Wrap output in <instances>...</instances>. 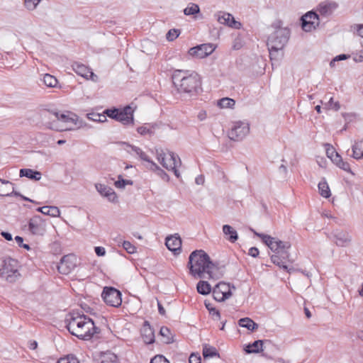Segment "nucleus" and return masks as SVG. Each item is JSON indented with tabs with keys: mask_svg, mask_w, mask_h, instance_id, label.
Here are the masks:
<instances>
[{
	"mask_svg": "<svg viewBox=\"0 0 363 363\" xmlns=\"http://www.w3.org/2000/svg\"><path fill=\"white\" fill-rule=\"evenodd\" d=\"M189 363H201V357L199 354H191L189 359Z\"/></svg>",
	"mask_w": 363,
	"mask_h": 363,
	"instance_id": "13d9d810",
	"label": "nucleus"
},
{
	"mask_svg": "<svg viewBox=\"0 0 363 363\" xmlns=\"http://www.w3.org/2000/svg\"><path fill=\"white\" fill-rule=\"evenodd\" d=\"M248 255L253 257H257L259 255V250L255 247H252L249 250Z\"/></svg>",
	"mask_w": 363,
	"mask_h": 363,
	"instance_id": "680f3d73",
	"label": "nucleus"
},
{
	"mask_svg": "<svg viewBox=\"0 0 363 363\" xmlns=\"http://www.w3.org/2000/svg\"><path fill=\"white\" fill-rule=\"evenodd\" d=\"M188 267L190 274L196 278L214 279L216 265L211 261L208 255L203 250H194L189 257Z\"/></svg>",
	"mask_w": 363,
	"mask_h": 363,
	"instance_id": "f257e3e1",
	"label": "nucleus"
},
{
	"mask_svg": "<svg viewBox=\"0 0 363 363\" xmlns=\"http://www.w3.org/2000/svg\"><path fill=\"white\" fill-rule=\"evenodd\" d=\"M77 259L73 255H65L57 264L58 272L62 274H69L77 266Z\"/></svg>",
	"mask_w": 363,
	"mask_h": 363,
	"instance_id": "dca6fc26",
	"label": "nucleus"
},
{
	"mask_svg": "<svg viewBox=\"0 0 363 363\" xmlns=\"http://www.w3.org/2000/svg\"><path fill=\"white\" fill-rule=\"evenodd\" d=\"M140 158L150 164V169H153V167L158 169V166L153 161L150 160L149 157L143 151L139 155Z\"/></svg>",
	"mask_w": 363,
	"mask_h": 363,
	"instance_id": "09e8293b",
	"label": "nucleus"
},
{
	"mask_svg": "<svg viewBox=\"0 0 363 363\" xmlns=\"http://www.w3.org/2000/svg\"><path fill=\"white\" fill-rule=\"evenodd\" d=\"M65 321L69 332L81 340H91L99 332V329L95 326L94 321L85 315L74 316L71 313Z\"/></svg>",
	"mask_w": 363,
	"mask_h": 363,
	"instance_id": "f03ea898",
	"label": "nucleus"
},
{
	"mask_svg": "<svg viewBox=\"0 0 363 363\" xmlns=\"http://www.w3.org/2000/svg\"><path fill=\"white\" fill-rule=\"evenodd\" d=\"M235 104V100L230 98H223L217 101V105L220 108H233Z\"/></svg>",
	"mask_w": 363,
	"mask_h": 363,
	"instance_id": "f704fd0d",
	"label": "nucleus"
},
{
	"mask_svg": "<svg viewBox=\"0 0 363 363\" xmlns=\"http://www.w3.org/2000/svg\"><path fill=\"white\" fill-rule=\"evenodd\" d=\"M325 146H326L325 151H326L327 156L334 163V159L335 157V155H339V154L335 151L334 147L333 146L330 145L329 144H326Z\"/></svg>",
	"mask_w": 363,
	"mask_h": 363,
	"instance_id": "de8ad7c7",
	"label": "nucleus"
},
{
	"mask_svg": "<svg viewBox=\"0 0 363 363\" xmlns=\"http://www.w3.org/2000/svg\"><path fill=\"white\" fill-rule=\"evenodd\" d=\"M213 296L217 301H224L232 296L231 286L229 284L220 282L213 289Z\"/></svg>",
	"mask_w": 363,
	"mask_h": 363,
	"instance_id": "4468645a",
	"label": "nucleus"
},
{
	"mask_svg": "<svg viewBox=\"0 0 363 363\" xmlns=\"http://www.w3.org/2000/svg\"><path fill=\"white\" fill-rule=\"evenodd\" d=\"M218 21L221 24L228 25L235 28H240L241 26L240 23L236 21L234 17L228 13H223L222 15H219L218 16Z\"/></svg>",
	"mask_w": 363,
	"mask_h": 363,
	"instance_id": "4be33fe9",
	"label": "nucleus"
},
{
	"mask_svg": "<svg viewBox=\"0 0 363 363\" xmlns=\"http://www.w3.org/2000/svg\"><path fill=\"white\" fill-rule=\"evenodd\" d=\"M150 363H169L162 355H156L150 361Z\"/></svg>",
	"mask_w": 363,
	"mask_h": 363,
	"instance_id": "6e6d98bb",
	"label": "nucleus"
},
{
	"mask_svg": "<svg viewBox=\"0 0 363 363\" xmlns=\"http://www.w3.org/2000/svg\"><path fill=\"white\" fill-rule=\"evenodd\" d=\"M157 158L164 168L167 170L173 171L177 178L180 177V174L177 168L178 165L181 164V160L173 152L168 150L164 152L163 150H157Z\"/></svg>",
	"mask_w": 363,
	"mask_h": 363,
	"instance_id": "423d86ee",
	"label": "nucleus"
},
{
	"mask_svg": "<svg viewBox=\"0 0 363 363\" xmlns=\"http://www.w3.org/2000/svg\"><path fill=\"white\" fill-rule=\"evenodd\" d=\"M223 232L225 236L229 235V237L227 238V240L230 242H235L238 238L236 230L229 225H224L223 226Z\"/></svg>",
	"mask_w": 363,
	"mask_h": 363,
	"instance_id": "7c9ffc66",
	"label": "nucleus"
},
{
	"mask_svg": "<svg viewBox=\"0 0 363 363\" xmlns=\"http://www.w3.org/2000/svg\"><path fill=\"white\" fill-rule=\"evenodd\" d=\"M329 108H333L335 111H338L340 108V105L338 101H333V98L330 97L328 102L325 104Z\"/></svg>",
	"mask_w": 363,
	"mask_h": 363,
	"instance_id": "5fc2aeb1",
	"label": "nucleus"
},
{
	"mask_svg": "<svg viewBox=\"0 0 363 363\" xmlns=\"http://www.w3.org/2000/svg\"><path fill=\"white\" fill-rule=\"evenodd\" d=\"M37 211L51 217H59L60 215V209L54 206L39 207L37 208Z\"/></svg>",
	"mask_w": 363,
	"mask_h": 363,
	"instance_id": "c85d7f7f",
	"label": "nucleus"
},
{
	"mask_svg": "<svg viewBox=\"0 0 363 363\" xmlns=\"http://www.w3.org/2000/svg\"><path fill=\"white\" fill-rule=\"evenodd\" d=\"M1 236L8 241L12 240V235L10 233L2 231L1 233Z\"/></svg>",
	"mask_w": 363,
	"mask_h": 363,
	"instance_id": "338daca9",
	"label": "nucleus"
},
{
	"mask_svg": "<svg viewBox=\"0 0 363 363\" xmlns=\"http://www.w3.org/2000/svg\"><path fill=\"white\" fill-rule=\"evenodd\" d=\"M43 120L45 125L52 129L53 124H58L59 112L46 111L43 115Z\"/></svg>",
	"mask_w": 363,
	"mask_h": 363,
	"instance_id": "b1692460",
	"label": "nucleus"
},
{
	"mask_svg": "<svg viewBox=\"0 0 363 363\" xmlns=\"http://www.w3.org/2000/svg\"><path fill=\"white\" fill-rule=\"evenodd\" d=\"M197 291L202 295H207L211 291V285L206 281H199L196 286Z\"/></svg>",
	"mask_w": 363,
	"mask_h": 363,
	"instance_id": "473e14b6",
	"label": "nucleus"
},
{
	"mask_svg": "<svg viewBox=\"0 0 363 363\" xmlns=\"http://www.w3.org/2000/svg\"><path fill=\"white\" fill-rule=\"evenodd\" d=\"M205 306L208 310L209 313L213 315H215L217 319H220V312L216 310L214 307L212 306L211 303L205 301Z\"/></svg>",
	"mask_w": 363,
	"mask_h": 363,
	"instance_id": "8fccbe9b",
	"label": "nucleus"
},
{
	"mask_svg": "<svg viewBox=\"0 0 363 363\" xmlns=\"http://www.w3.org/2000/svg\"><path fill=\"white\" fill-rule=\"evenodd\" d=\"M101 363H119V359L116 354L106 351L101 355Z\"/></svg>",
	"mask_w": 363,
	"mask_h": 363,
	"instance_id": "c756f323",
	"label": "nucleus"
},
{
	"mask_svg": "<svg viewBox=\"0 0 363 363\" xmlns=\"http://www.w3.org/2000/svg\"><path fill=\"white\" fill-rule=\"evenodd\" d=\"M41 0H24V5L29 11H33Z\"/></svg>",
	"mask_w": 363,
	"mask_h": 363,
	"instance_id": "a18cd8bd",
	"label": "nucleus"
},
{
	"mask_svg": "<svg viewBox=\"0 0 363 363\" xmlns=\"http://www.w3.org/2000/svg\"><path fill=\"white\" fill-rule=\"evenodd\" d=\"M43 82L48 87H55L57 84V80L54 76L45 74L43 76Z\"/></svg>",
	"mask_w": 363,
	"mask_h": 363,
	"instance_id": "ea45409f",
	"label": "nucleus"
},
{
	"mask_svg": "<svg viewBox=\"0 0 363 363\" xmlns=\"http://www.w3.org/2000/svg\"><path fill=\"white\" fill-rule=\"evenodd\" d=\"M352 157L355 160L363 159V138L362 140H355L352 146Z\"/></svg>",
	"mask_w": 363,
	"mask_h": 363,
	"instance_id": "a878e982",
	"label": "nucleus"
},
{
	"mask_svg": "<svg viewBox=\"0 0 363 363\" xmlns=\"http://www.w3.org/2000/svg\"><path fill=\"white\" fill-rule=\"evenodd\" d=\"M87 118L89 120L96 121V122L103 123V122L106 121V116L104 113V114L94 113H88Z\"/></svg>",
	"mask_w": 363,
	"mask_h": 363,
	"instance_id": "79ce46f5",
	"label": "nucleus"
},
{
	"mask_svg": "<svg viewBox=\"0 0 363 363\" xmlns=\"http://www.w3.org/2000/svg\"><path fill=\"white\" fill-rule=\"evenodd\" d=\"M238 324L240 327L245 328L251 331L255 330L258 328V324L255 323L250 318H243L240 319Z\"/></svg>",
	"mask_w": 363,
	"mask_h": 363,
	"instance_id": "2f4dec72",
	"label": "nucleus"
},
{
	"mask_svg": "<svg viewBox=\"0 0 363 363\" xmlns=\"http://www.w3.org/2000/svg\"><path fill=\"white\" fill-rule=\"evenodd\" d=\"M318 187L320 194L322 196L325 198H329L330 196V190L325 179L319 182Z\"/></svg>",
	"mask_w": 363,
	"mask_h": 363,
	"instance_id": "72a5a7b5",
	"label": "nucleus"
},
{
	"mask_svg": "<svg viewBox=\"0 0 363 363\" xmlns=\"http://www.w3.org/2000/svg\"><path fill=\"white\" fill-rule=\"evenodd\" d=\"M334 163L340 169L346 172H351L349 163L343 161L342 157L340 155H335Z\"/></svg>",
	"mask_w": 363,
	"mask_h": 363,
	"instance_id": "c9c22d12",
	"label": "nucleus"
},
{
	"mask_svg": "<svg viewBox=\"0 0 363 363\" xmlns=\"http://www.w3.org/2000/svg\"><path fill=\"white\" fill-rule=\"evenodd\" d=\"M350 57V56L349 55H345V54H341V55H337L336 57H334V61H340V60H347Z\"/></svg>",
	"mask_w": 363,
	"mask_h": 363,
	"instance_id": "e2e57ef3",
	"label": "nucleus"
},
{
	"mask_svg": "<svg viewBox=\"0 0 363 363\" xmlns=\"http://www.w3.org/2000/svg\"><path fill=\"white\" fill-rule=\"evenodd\" d=\"M338 4L333 1H324L317 6V11L323 16H329L337 9Z\"/></svg>",
	"mask_w": 363,
	"mask_h": 363,
	"instance_id": "6ab92c4d",
	"label": "nucleus"
},
{
	"mask_svg": "<svg viewBox=\"0 0 363 363\" xmlns=\"http://www.w3.org/2000/svg\"><path fill=\"white\" fill-rule=\"evenodd\" d=\"M141 335L145 344H152L155 342L154 330L147 321L141 329Z\"/></svg>",
	"mask_w": 363,
	"mask_h": 363,
	"instance_id": "412c9836",
	"label": "nucleus"
},
{
	"mask_svg": "<svg viewBox=\"0 0 363 363\" xmlns=\"http://www.w3.org/2000/svg\"><path fill=\"white\" fill-rule=\"evenodd\" d=\"M180 34V31L178 29H170L167 35L166 38L168 41H173L175 40Z\"/></svg>",
	"mask_w": 363,
	"mask_h": 363,
	"instance_id": "49530a36",
	"label": "nucleus"
},
{
	"mask_svg": "<svg viewBox=\"0 0 363 363\" xmlns=\"http://www.w3.org/2000/svg\"><path fill=\"white\" fill-rule=\"evenodd\" d=\"M216 49L212 43H205L189 49L188 53L193 57L203 59L211 55Z\"/></svg>",
	"mask_w": 363,
	"mask_h": 363,
	"instance_id": "ddd939ff",
	"label": "nucleus"
},
{
	"mask_svg": "<svg viewBox=\"0 0 363 363\" xmlns=\"http://www.w3.org/2000/svg\"><path fill=\"white\" fill-rule=\"evenodd\" d=\"M57 363H79V362L74 356L68 355L66 357L60 358Z\"/></svg>",
	"mask_w": 363,
	"mask_h": 363,
	"instance_id": "3c124183",
	"label": "nucleus"
},
{
	"mask_svg": "<svg viewBox=\"0 0 363 363\" xmlns=\"http://www.w3.org/2000/svg\"><path fill=\"white\" fill-rule=\"evenodd\" d=\"M123 247L129 254H133L135 252V247L129 241H124L123 242Z\"/></svg>",
	"mask_w": 363,
	"mask_h": 363,
	"instance_id": "864d4df0",
	"label": "nucleus"
},
{
	"mask_svg": "<svg viewBox=\"0 0 363 363\" xmlns=\"http://www.w3.org/2000/svg\"><path fill=\"white\" fill-rule=\"evenodd\" d=\"M104 302L113 307H118L121 305V293L113 287H104L101 294Z\"/></svg>",
	"mask_w": 363,
	"mask_h": 363,
	"instance_id": "9d476101",
	"label": "nucleus"
},
{
	"mask_svg": "<svg viewBox=\"0 0 363 363\" xmlns=\"http://www.w3.org/2000/svg\"><path fill=\"white\" fill-rule=\"evenodd\" d=\"M134 108L130 106H126L123 109H118L117 121L124 125L133 124Z\"/></svg>",
	"mask_w": 363,
	"mask_h": 363,
	"instance_id": "a211bd4d",
	"label": "nucleus"
},
{
	"mask_svg": "<svg viewBox=\"0 0 363 363\" xmlns=\"http://www.w3.org/2000/svg\"><path fill=\"white\" fill-rule=\"evenodd\" d=\"M253 233L260 238L262 242L266 244L275 255L271 256L272 262L288 272V267L284 264V259H289V249L291 247V244L289 242L281 241L276 238L271 237L270 235L263 233H259L251 229Z\"/></svg>",
	"mask_w": 363,
	"mask_h": 363,
	"instance_id": "20e7f679",
	"label": "nucleus"
},
{
	"mask_svg": "<svg viewBox=\"0 0 363 363\" xmlns=\"http://www.w3.org/2000/svg\"><path fill=\"white\" fill-rule=\"evenodd\" d=\"M18 268V261L8 258L4 261V264L0 269V277L9 282H15L20 276Z\"/></svg>",
	"mask_w": 363,
	"mask_h": 363,
	"instance_id": "0eeeda50",
	"label": "nucleus"
},
{
	"mask_svg": "<svg viewBox=\"0 0 363 363\" xmlns=\"http://www.w3.org/2000/svg\"><path fill=\"white\" fill-rule=\"evenodd\" d=\"M165 245L172 252L181 251L182 240L179 236L171 235L166 238Z\"/></svg>",
	"mask_w": 363,
	"mask_h": 363,
	"instance_id": "5701e85b",
	"label": "nucleus"
},
{
	"mask_svg": "<svg viewBox=\"0 0 363 363\" xmlns=\"http://www.w3.org/2000/svg\"><path fill=\"white\" fill-rule=\"evenodd\" d=\"M160 335L164 337V342L168 344L172 341V336L170 330L167 327H162L160 330Z\"/></svg>",
	"mask_w": 363,
	"mask_h": 363,
	"instance_id": "4c0bfd02",
	"label": "nucleus"
},
{
	"mask_svg": "<svg viewBox=\"0 0 363 363\" xmlns=\"http://www.w3.org/2000/svg\"><path fill=\"white\" fill-rule=\"evenodd\" d=\"M28 230L35 235H43L46 232L45 220L40 216H35L28 222Z\"/></svg>",
	"mask_w": 363,
	"mask_h": 363,
	"instance_id": "2eb2a0df",
	"label": "nucleus"
},
{
	"mask_svg": "<svg viewBox=\"0 0 363 363\" xmlns=\"http://www.w3.org/2000/svg\"><path fill=\"white\" fill-rule=\"evenodd\" d=\"M272 27L274 29L268 38L267 46L269 51L270 58L272 60L279 55V52L281 51L289 41L290 37V30L283 26V23L280 20L274 21Z\"/></svg>",
	"mask_w": 363,
	"mask_h": 363,
	"instance_id": "39448f33",
	"label": "nucleus"
},
{
	"mask_svg": "<svg viewBox=\"0 0 363 363\" xmlns=\"http://www.w3.org/2000/svg\"><path fill=\"white\" fill-rule=\"evenodd\" d=\"M329 238L333 242L340 247H347L350 246L352 240L351 234L343 229L333 230L331 232Z\"/></svg>",
	"mask_w": 363,
	"mask_h": 363,
	"instance_id": "1a4fd4ad",
	"label": "nucleus"
},
{
	"mask_svg": "<svg viewBox=\"0 0 363 363\" xmlns=\"http://www.w3.org/2000/svg\"><path fill=\"white\" fill-rule=\"evenodd\" d=\"M72 67L78 75L89 79V73L91 69L87 66L75 62L72 65Z\"/></svg>",
	"mask_w": 363,
	"mask_h": 363,
	"instance_id": "bb28decb",
	"label": "nucleus"
},
{
	"mask_svg": "<svg viewBox=\"0 0 363 363\" xmlns=\"http://www.w3.org/2000/svg\"><path fill=\"white\" fill-rule=\"evenodd\" d=\"M250 132V126L247 123L242 121L235 122L230 130L228 132V137L234 141L242 140Z\"/></svg>",
	"mask_w": 363,
	"mask_h": 363,
	"instance_id": "9b49d317",
	"label": "nucleus"
},
{
	"mask_svg": "<svg viewBox=\"0 0 363 363\" xmlns=\"http://www.w3.org/2000/svg\"><path fill=\"white\" fill-rule=\"evenodd\" d=\"M20 177H26L35 181H39L41 179L42 174L32 169H21L19 172Z\"/></svg>",
	"mask_w": 363,
	"mask_h": 363,
	"instance_id": "cd10ccee",
	"label": "nucleus"
},
{
	"mask_svg": "<svg viewBox=\"0 0 363 363\" xmlns=\"http://www.w3.org/2000/svg\"><path fill=\"white\" fill-rule=\"evenodd\" d=\"M18 196L19 193L14 191L13 184L8 180L0 179V196Z\"/></svg>",
	"mask_w": 363,
	"mask_h": 363,
	"instance_id": "aec40b11",
	"label": "nucleus"
},
{
	"mask_svg": "<svg viewBox=\"0 0 363 363\" xmlns=\"http://www.w3.org/2000/svg\"><path fill=\"white\" fill-rule=\"evenodd\" d=\"M133 181L128 179H124L120 175L118 177V181L115 182V186L118 189H124L126 185H132Z\"/></svg>",
	"mask_w": 363,
	"mask_h": 363,
	"instance_id": "37998d69",
	"label": "nucleus"
},
{
	"mask_svg": "<svg viewBox=\"0 0 363 363\" xmlns=\"http://www.w3.org/2000/svg\"><path fill=\"white\" fill-rule=\"evenodd\" d=\"M95 188L99 194L108 201L115 203L118 201L117 194L111 187L103 184H96Z\"/></svg>",
	"mask_w": 363,
	"mask_h": 363,
	"instance_id": "f3484780",
	"label": "nucleus"
},
{
	"mask_svg": "<svg viewBox=\"0 0 363 363\" xmlns=\"http://www.w3.org/2000/svg\"><path fill=\"white\" fill-rule=\"evenodd\" d=\"M28 347L30 350H35L38 347V342L35 340H30L28 342Z\"/></svg>",
	"mask_w": 363,
	"mask_h": 363,
	"instance_id": "69168bd1",
	"label": "nucleus"
},
{
	"mask_svg": "<svg viewBox=\"0 0 363 363\" xmlns=\"http://www.w3.org/2000/svg\"><path fill=\"white\" fill-rule=\"evenodd\" d=\"M89 79H90L94 82H96L99 78L96 74H95L93 72L90 70V72L89 73Z\"/></svg>",
	"mask_w": 363,
	"mask_h": 363,
	"instance_id": "774afa93",
	"label": "nucleus"
},
{
	"mask_svg": "<svg viewBox=\"0 0 363 363\" xmlns=\"http://www.w3.org/2000/svg\"><path fill=\"white\" fill-rule=\"evenodd\" d=\"M203 355L204 358H209L216 356H219L215 347L205 345L203 348Z\"/></svg>",
	"mask_w": 363,
	"mask_h": 363,
	"instance_id": "e433bc0d",
	"label": "nucleus"
},
{
	"mask_svg": "<svg viewBox=\"0 0 363 363\" xmlns=\"http://www.w3.org/2000/svg\"><path fill=\"white\" fill-rule=\"evenodd\" d=\"M120 145L122 146V147L125 150L128 152H130V149L133 151L137 155H140L143 150L136 146H133L128 143L125 142H120L118 143Z\"/></svg>",
	"mask_w": 363,
	"mask_h": 363,
	"instance_id": "58836bf2",
	"label": "nucleus"
},
{
	"mask_svg": "<svg viewBox=\"0 0 363 363\" xmlns=\"http://www.w3.org/2000/svg\"><path fill=\"white\" fill-rule=\"evenodd\" d=\"M104 113L106 116L117 121L118 108L106 109Z\"/></svg>",
	"mask_w": 363,
	"mask_h": 363,
	"instance_id": "603ef678",
	"label": "nucleus"
},
{
	"mask_svg": "<svg viewBox=\"0 0 363 363\" xmlns=\"http://www.w3.org/2000/svg\"><path fill=\"white\" fill-rule=\"evenodd\" d=\"M172 82L179 93L196 95L201 89V81L199 74L194 71L175 70Z\"/></svg>",
	"mask_w": 363,
	"mask_h": 363,
	"instance_id": "7ed1b4c3",
	"label": "nucleus"
},
{
	"mask_svg": "<svg viewBox=\"0 0 363 363\" xmlns=\"http://www.w3.org/2000/svg\"><path fill=\"white\" fill-rule=\"evenodd\" d=\"M77 116L72 113H59L58 124H53L52 130H55L57 131H65L72 130L74 128L73 126L77 124Z\"/></svg>",
	"mask_w": 363,
	"mask_h": 363,
	"instance_id": "6e6552de",
	"label": "nucleus"
},
{
	"mask_svg": "<svg viewBox=\"0 0 363 363\" xmlns=\"http://www.w3.org/2000/svg\"><path fill=\"white\" fill-rule=\"evenodd\" d=\"M353 60L355 62H363V50H361L358 53H356L353 57Z\"/></svg>",
	"mask_w": 363,
	"mask_h": 363,
	"instance_id": "bf43d9fd",
	"label": "nucleus"
},
{
	"mask_svg": "<svg viewBox=\"0 0 363 363\" xmlns=\"http://www.w3.org/2000/svg\"><path fill=\"white\" fill-rule=\"evenodd\" d=\"M94 251L98 256H104L106 254L105 248L103 247H96Z\"/></svg>",
	"mask_w": 363,
	"mask_h": 363,
	"instance_id": "052dcab7",
	"label": "nucleus"
},
{
	"mask_svg": "<svg viewBox=\"0 0 363 363\" xmlns=\"http://www.w3.org/2000/svg\"><path fill=\"white\" fill-rule=\"evenodd\" d=\"M269 340H256L251 344H248L245 345L244 347V350L247 354L251 353H259L263 351V345L264 342H268Z\"/></svg>",
	"mask_w": 363,
	"mask_h": 363,
	"instance_id": "393cba45",
	"label": "nucleus"
},
{
	"mask_svg": "<svg viewBox=\"0 0 363 363\" xmlns=\"http://www.w3.org/2000/svg\"><path fill=\"white\" fill-rule=\"evenodd\" d=\"M199 12V7L195 4H191L187 6L184 10V13L186 16L194 15Z\"/></svg>",
	"mask_w": 363,
	"mask_h": 363,
	"instance_id": "c03bdc74",
	"label": "nucleus"
},
{
	"mask_svg": "<svg viewBox=\"0 0 363 363\" xmlns=\"http://www.w3.org/2000/svg\"><path fill=\"white\" fill-rule=\"evenodd\" d=\"M301 27L306 32H311L320 24L319 16L314 11H308L301 18Z\"/></svg>",
	"mask_w": 363,
	"mask_h": 363,
	"instance_id": "f8f14e48",
	"label": "nucleus"
},
{
	"mask_svg": "<svg viewBox=\"0 0 363 363\" xmlns=\"http://www.w3.org/2000/svg\"><path fill=\"white\" fill-rule=\"evenodd\" d=\"M205 179L203 175H199L195 179V182L198 185H203L204 184Z\"/></svg>",
	"mask_w": 363,
	"mask_h": 363,
	"instance_id": "0e129e2a",
	"label": "nucleus"
},
{
	"mask_svg": "<svg viewBox=\"0 0 363 363\" xmlns=\"http://www.w3.org/2000/svg\"><path fill=\"white\" fill-rule=\"evenodd\" d=\"M154 125H143L140 127H138L137 128V131L139 134L141 135H152L154 133L153 131Z\"/></svg>",
	"mask_w": 363,
	"mask_h": 363,
	"instance_id": "a19ab883",
	"label": "nucleus"
},
{
	"mask_svg": "<svg viewBox=\"0 0 363 363\" xmlns=\"http://www.w3.org/2000/svg\"><path fill=\"white\" fill-rule=\"evenodd\" d=\"M352 29L357 35L363 38V24H354L352 26Z\"/></svg>",
	"mask_w": 363,
	"mask_h": 363,
	"instance_id": "4d7b16f0",
	"label": "nucleus"
}]
</instances>
